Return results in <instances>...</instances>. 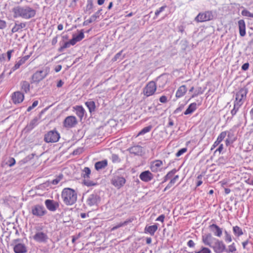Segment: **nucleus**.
<instances>
[{
    "label": "nucleus",
    "instance_id": "f257e3e1",
    "mask_svg": "<svg viewBox=\"0 0 253 253\" xmlns=\"http://www.w3.org/2000/svg\"><path fill=\"white\" fill-rule=\"evenodd\" d=\"M12 12L14 18L22 17L26 19L34 17L36 13V10L29 6H15L13 8Z\"/></svg>",
    "mask_w": 253,
    "mask_h": 253
},
{
    "label": "nucleus",
    "instance_id": "f03ea898",
    "mask_svg": "<svg viewBox=\"0 0 253 253\" xmlns=\"http://www.w3.org/2000/svg\"><path fill=\"white\" fill-rule=\"evenodd\" d=\"M61 197L65 205L71 206L77 200V193L73 189L65 188L62 192Z\"/></svg>",
    "mask_w": 253,
    "mask_h": 253
},
{
    "label": "nucleus",
    "instance_id": "7ed1b4c3",
    "mask_svg": "<svg viewBox=\"0 0 253 253\" xmlns=\"http://www.w3.org/2000/svg\"><path fill=\"white\" fill-rule=\"evenodd\" d=\"M176 172L177 170L175 169H174L170 170V171H169L164 177V180L163 181L162 183L166 182L167 180L171 179L169 184L164 189V192L166 191L167 190L169 189L170 187H171V186L175 184L176 181L179 178L178 175H176L173 177V176Z\"/></svg>",
    "mask_w": 253,
    "mask_h": 253
},
{
    "label": "nucleus",
    "instance_id": "20e7f679",
    "mask_svg": "<svg viewBox=\"0 0 253 253\" xmlns=\"http://www.w3.org/2000/svg\"><path fill=\"white\" fill-rule=\"evenodd\" d=\"M213 241L214 242L211 248H212L214 253H222L225 251V245L222 241L216 238H213Z\"/></svg>",
    "mask_w": 253,
    "mask_h": 253
},
{
    "label": "nucleus",
    "instance_id": "39448f33",
    "mask_svg": "<svg viewBox=\"0 0 253 253\" xmlns=\"http://www.w3.org/2000/svg\"><path fill=\"white\" fill-rule=\"evenodd\" d=\"M59 134L55 130H51L44 135V140L47 143H53L58 141Z\"/></svg>",
    "mask_w": 253,
    "mask_h": 253
},
{
    "label": "nucleus",
    "instance_id": "423d86ee",
    "mask_svg": "<svg viewBox=\"0 0 253 253\" xmlns=\"http://www.w3.org/2000/svg\"><path fill=\"white\" fill-rule=\"evenodd\" d=\"M213 15L211 11H207L203 13H200L195 17V21L198 22H203L211 20L213 19Z\"/></svg>",
    "mask_w": 253,
    "mask_h": 253
},
{
    "label": "nucleus",
    "instance_id": "0eeeda50",
    "mask_svg": "<svg viewBox=\"0 0 253 253\" xmlns=\"http://www.w3.org/2000/svg\"><path fill=\"white\" fill-rule=\"evenodd\" d=\"M48 74L47 71L41 70L36 72L32 77L31 83H39L44 79Z\"/></svg>",
    "mask_w": 253,
    "mask_h": 253
},
{
    "label": "nucleus",
    "instance_id": "6e6552de",
    "mask_svg": "<svg viewBox=\"0 0 253 253\" xmlns=\"http://www.w3.org/2000/svg\"><path fill=\"white\" fill-rule=\"evenodd\" d=\"M31 212L33 215L38 217H41L45 214L46 211L42 206L36 205L31 207Z\"/></svg>",
    "mask_w": 253,
    "mask_h": 253
},
{
    "label": "nucleus",
    "instance_id": "1a4fd4ad",
    "mask_svg": "<svg viewBox=\"0 0 253 253\" xmlns=\"http://www.w3.org/2000/svg\"><path fill=\"white\" fill-rule=\"evenodd\" d=\"M157 89L156 83L154 81L149 82L143 88L144 95L147 97L154 94Z\"/></svg>",
    "mask_w": 253,
    "mask_h": 253
},
{
    "label": "nucleus",
    "instance_id": "9d476101",
    "mask_svg": "<svg viewBox=\"0 0 253 253\" xmlns=\"http://www.w3.org/2000/svg\"><path fill=\"white\" fill-rule=\"evenodd\" d=\"M248 89L246 88H241L236 94L235 102L242 105L246 99Z\"/></svg>",
    "mask_w": 253,
    "mask_h": 253
},
{
    "label": "nucleus",
    "instance_id": "9b49d317",
    "mask_svg": "<svg viewBox=\"0 0 253 253\" xmlns=\"http://www.w3.org/2000/svg\"><path fill=\"white\" fill-rule=\"evenodd\" d=\"M126 181V180L124 177L117 175H114L111 180L112 184L118 189H120L123 186Z\"/></svg>",
    "mask_w": 253,
    "mask_h": 253
},
{
    "label": "nucleus",
    "instance_id": "f8f14e48",
    "mask_svg": "<svg viewBox=\"0 0 253 253\" xmlns=\"http://www.w3.org/2000/svg\"><path fill=\"white\" fill-rule=\"evenodd\" d=\"M90 172L91 170L88 167H85L83 170V173H82V175L84 178V183L87 186H91L96 185L95 183L88 179Z\"/></svg>",
    "mask_w": 253,
    "mask_h": 253
},
{
    "label": "nucleus",
    "instance_id": "ddd939ff",
    "mask_svg": "<svg viewBox=\"0 0 253 253\" xmlns=\"http://www.w3.org/2000/svg\"><path fill=\"white\" fill-rule=\"evenodd\" d=\"M78 123L76 118L73 116L67 117L64 122L63 126L66 128H72L74 127Z\"/></svg>",
    "mask_w": 253,
    "mask_h": 253
},
{
    "label": "nucleus",
    "instance_id": "4468645a",
    "mask_svg": "<svg viewBox=\"0 0 253 253\" xmlns=\"http://www.w3.org/2000/svg\"><path fill=\"white\" fill-rule=\"evenodd\" d=\"M100 201V197L96 194H92L87 197L86 204L89 207L97 206Z\"/></svg>",
    "mask_w": 253,
    "mask_h": 253
},
{
    "label": "nucleus",
    "instance_id": "2eb2a0df",
    "mask_svg": "<svg viewBox=\"0 0 253 253\" xmlns=\"http://www.w3.org/2000/svg\"><path fill=\"white\" fill-rule=\"evenodd\" d=\"M33 239L39 243H45L47 242L48 237L47 235L43 232H37L33 236Z\"/></svg>",
    "mask_w": 253,
    "mask_h": 253
},
{
    "label": "nucleus",
    "instance_id": "dca6fc26",
    "mask_svg": "<svg viewBox=\"0 0 253 253\" xmlns=\"http://www.w3.org/2000/svg\"><path fill=\"white\" fill-rule=\"evenodd\" d=\"M154 177L153 174L149 170L142 172L139 175L140 179L144 182H149Z\"/></svg>",
    "mask_w": 253,
    "mask_h": 253
},
{
    "label": "nucleus",
    "instance_id": "f3484780",
    "mask_svg": "<svg viewBox=\"0 0 253 253\" xmlns=\"http://www.w3.org/2000/svg\"><path fill=\"white\" fill-rule=\"evenodd\" d=\"M161 160H157L151 163L150 169L152 172H157L161 170V167L163 165Z\"/></svg>",
    "mask_w": 253,
    "mask_h": 253
},
{
    "label": "nucleus",
    "instance_id": "a211bd4d",
    "mask_svg": "<svg viewBox=\"0 0 253 253\" xmlns=\"http://www.w3.org/2000/svg\"><path fill=\"white\" fill-rule=\"evenodd\" d=\"M24 98V94L20 91H16L12 96V100L14 104L21 103Z\"/></svg>",
    "mask_w": 253,
    "mask_h": 253
},
{
    "label": "nucleus",
    "instance_id": "6ab92c4d",
    "mask_svg": "<svg viewBox=\"0 0 253 253\" xmlns=\"http://www.w3.org/2000/svg\"><path fill=\"white\" fill-rule=\"evenodd\" d=\"M209 229L214 236L220 237L222 234V229L215 224H212L209 226Z\"/></svg>",
    "mask_w": 253,
    "mask_h": 253
},
{
    "label": "nucleus",
    "instance_id": "aec40b11",
    "mask_svg": "<svg viewBox=\"0 0 253 253\" xmlns=\"http://www.w3.org/2000/svg\"><path fill=\"white\" fill-rule=\"evenodd\" d=\"M45 205L47 209L50 211H55L59 207V204L51 200H46L45 201Z\"/></svg>",
    "mask_w": 253,
    "mask_h": 253
},
{
    "label": "nucleus",
    "instance_id": "412c9836",
    "mask_svg": "<svg viewBox=\"0 0 253 253\" xmlns=\"http://www.w3.org/2000/svg\"><path fill=\"white\" fill-rule=\"evenodd\" d=\"M13 250L15 253H25L27 252L26 246L22 243H18L15 245Z\"/></svg>",
    "mask_w": 253,
    "mask_h": 253
},
{
    "label": "nucleus",
    "instance_id": "4be33fe9",
    "mask_svg": "<svg viewBox=\"0 0 253 253\" xmlns=\"http://www.w3.org/2000/svg\"><path fill=\"white\" fill-rule=\"evenodd\" d=\"M84 34L82 30L80 34L77 36H74L73 38L69 41L70 42V45H75L77 42L81 41L82 40H83L84 38Z\"/></svg>",
    "mask_w": 253,
    "mask_h": 253
},
{
    "label": "nucleus",
    "instance_id": "5701e85b",
    "mask_svg": "<svg viewBox=\"0 0 253 253\" xmlns=\"http://www.w3.org/2000/svg\"><path fill=\"white\" fill-rule=\"evenodd\" d=\"M29 58V55H26L21 58L18 61L16 62L15 65L12 67V70L14 71L18 69L20 67V66L23 65L26 62V61Z\"/></svg>",
    "mask_w": 253,
    "mask_h": 253
},
{
    "label": "nucleus",
    "instance_id": "b1692460",
    "mask_svg": "<svg viewBox=\"0 0 253 253\" xmlns=\"http://www.w3.org/2000/svg\"><path fill=\"white\" fill-rule=\"evenodd\" d=\"M213 239L211 234L209 233L202 236V242L206 245L211 247L212 244L211 242V240Z\"/></svg>",
    "mask_w": 253,
    "mask_h": 253
},
{
    "label": "nucleus",
    "instance_id": "393cba45",
    "mask_svg": "<svg viewBox=\"0 0 253 253\" xmlns=\"http://www.w3.org/2000/svg\"><path fill=\"white\" fill-rule=\"evenodd\" d=\"M240 35L244 37L246 35V25L244 20H240L238 21Z\"/></svg>",
    "mask_w": 253,
    "mask_h": 253
},
{
    "label": "nucleus",
    "instance_id": "a878e982",
    "mask_svg": "<svg viewBox=\"0 0 253 253\" xmlns=\"http://www.w3.org/2000/svg\"><path fill=\"white\" fill-rule=\"evenodd\" d=\"M129 151L131 154H133L135 155H141L142 152V148L139 145L134 146L129 149Z\"/></svg>",
    "mask_w": 253,
    "mask_h": 253
},
{
    "label": "nucleus",
    "instance_id": "bb28decb",
    "mask_svg": "<svg viewBox=\"0 0 253 253\" xmlns=\"http://www.w3.org/2000/svg\"><path fill=\"white\" fill-rule=\"evenodd\" d=\"M38 118L37 117H35L33 120H32L29 124H28L26 126L25 129L28 131H30L33 129L38 124Z\"/></svg>",
    "mask_w": 253,
    "mask_h": 253
},
{
    "label": "nucleus",
    "instance_id": "cd10ccee",
    "mask_svg": "<svg viewBox=\"0 0 253 253\" xmlns=\"http://www.w3.org/2000/svg\"><path fill=\"white\" fill-rule=\"evenodd\" d=\"M226 135V131H222L220 133V134L218 136L216 140L214 142V144L212 145V147L211 148V150L214 148L216 147L220 142H221L223 139L225 137Z\"/></svg>",
    "mask_w": 253,
    "mask_h": 253
},
{
    "label": "nucleus",
    "instance_id": "c85d7f7f",
    "mask_svg": "<svg viewBox=\"0 0 253 253\" xmlns=\"http://www.w3.org/2000/svg\"><path fill=\"white\" fill-rule=\"evenodd\" d=\"M157 229L158 225L157 224H154L149 226H146L145 228V232L149 233L151 235L153 236L154 235V233Z\"/></svg>",
    "mask_w": 253,
    "mask_h": 253
},
{
    "label": "nucleus",
    "instance_id": "c756f323",
    "mask_svg": "<svg viewBox=\"0 0 253 253\" xmlns=\"http://www.w3.org/2000/svg\"><path fill=\"white\" fill-rule=\"evenodd\" d=\"M187 89L185 85L180 86L176 92L175 96L177 98H180L183 96L186 92Z\"/></svg>",
    "mask_w": 253,
    "mask_h": 253
},
{
    "label": "nucleus",
    "instance_id": "7c9ffc66",
    "mask_svg": "<svg viewBox=\"0 0 253 253\" xmlns=\"http://www.w3.org/2000/svg\"><path fill=\"white\" fill-rule=\"evenodd\" d=\"M107 166V161L104 160L97 162L95 164V169L97 170L104 169Z\"/></svg>",
    "mask_w": 253,
    "mask_h": 253
},
{
    "label": "nucleus",
    "instance_id": "2f4dec72",
    "mask_svg": "<svg viewBox=\"0 0 253 253\" xmlns=\"http://www.w3.org/2000/svg\"><path fill=\"white\" fill-rule=\"evenodd\" d=\"M74 109L76 111L77 115L82 120L84 114V109L81 106H76Z\"/></svg>",
    "mask_w": 253,
    "mask_h": 253
},
{
    "label": "nucleus",
    "instance_id": "473e14b6",
    "mask_svg": "<svg viewBox=\"0 0 253 253\" xmlns=\"http://www.w3.org/2000/svg\"><path fill=\"white\" fill-rule=\"evenodd\" d=\"M133 219H134L133 218H130L126 220V221H125L123 222H121V223L118 224L117 225L114 226L111 229V231H114V230L117 229L118 228H119L122 226L126 225L128 223L131 222L133 220Z\"/></svg>",
    "mask_w": 253,
    "mask_h": 253
},
{
    "label": "nucleus",
    "instance_id": "72a5a7b5",
    "mask_svg": "<svg viewBox=\"0 0 253 253\" xmlns=\"http://www.w3.org/2000/svg\"><path fill=\"white\" fill-rule=\"evenodd\" d=\"M197 109V104L196 103H192L190 104L184 114L185 115L190 114L193 113Z\"/></svg>",
    "mask_w": 253,
    "mask_h": 253
},
{
    "label": "nucleus",
    "instance_id": "f704fd0d",
    "mask_svg": "<svg viewBox=\"0 0 253 253\" xmlns=\"http://www.w3.org/2000/svg\"><path fill=\"white\" fill-rule=\"evenodd\" d=\"M85 104L88 108L90 113H92L95 111L96 106L95 102L93 101L89 100L88 101H86Z\"/></svg>",
    "mask_w": 253,
    "mask_h": 253
},
{
    "label": "nucleus",
    "instance_id": "c9c22d12",
    "mask_svg": "<svg viewBox=\"0 0 253 253\" xmlns=\"http://www.w3.org/2000/svg\"><path fill=\"white\" fill-rule=\"evenodd\" d=\"M25 27L26 24L25 23H21L18 24L16 23L15 26L12 28L11 31L13 33H16Z\"/></svg>",
    "mask_w": 253,
    "mask_h": 253
},
{
    "label": "nucleus",
    "instance_id": "e433bc0d",
    "mask_svg": "<svg viewBox=\"0 0 253 253\" xmlns=\"http://www.w3.org/2000/svg\"><path fill=\"white\" fill-rule=\"evenodd\" d=\"M21 86L22 89L26 93L28 92L30 90V84L27 81H23L21 83Z\"/></svg>",
    "mask_w": 253,
    "mask_h": 253
},
{
    "label": "nucleus",
    "instance_id": "4c0bfd02",
    "mask_svg": "<svg viewBox=\"0 0 253 253\" xmlns=\"http://www.w3.org/2000/svg\"><path fill=\"white\" fill-rule=\"evenodd\" d=\"M237 250L235 244L234 243H233L230 245L228 246V249L225 248V251L224 252L227 253H233L236 252Z\"/></svg>",
    "mask_w": 253,
    "mask_h": 253
},
{
    "label": "nucleus",
    "instance_id": "58836bf2",
    "mask_svg": "<svg viewBox=\"0 0 253 253\" xmlns=\"http://www.w3.org/2000/svg\"><path fill=\"white\" fill-rule=\"evenodd\" d=\"M233 231L234 234L238 237L243 234V232L242 231V229L238 226H235L233 227Z\"/></svg>",
    "mask_w": 253,
    "mask_h": 253
},
{
    "label": "nucleus",
    "instance_id": "ea45409f",
    "mask_svg": "<svg viewBox=\"0 0 253 253\" xmlns=\"http://www.w3.org/2000/svg\"><path fill=\"white\" fill-rule=\"evenodd\" d=\"M93 2L92 0H87V5L86 6L85 11L88 12V14L91 13V9L93 8Z\"/></svg>",
    "mask_w": 253,
    "mask_h": 253
},
{
    "label": "nucleus",
    "instance_id": "a19ab883",
    "mask_svg": "<svg viewBox=\"0 0 253 253\" xmlns=\"http://www.w3.org/2000/svg\"><path fill=\"white\" fill-rule=\"evenodd\" d=\"M152 128V126H149L144 127L141 131L139 132V133L137 134V136L143 135L146 133L149 132L151 130Z\"/></svg>",
    "mask_w": 253,
    "mask_h": 253
},
{
    "label": "nucleus",
    "instance_id": "79ce46f5",
    "mask_svg": "<svg viewBox=\"0 0 253 253\" xmlns=\"http://www.w3.org/2000/svg\"><path fill=\"white\" fill-rule=\"evenodd\" d=\"M241 106H242L241 105L238 104V103H236L234 102V108L231 111V114H232V116H233L236 115V114L237 113V111H238L239 108Z\"/></svg>",
    "mask_w": 253,
    "mask_h": 253
},
{
    "label": "nucleus",
    "instance_id": "37998d69",
    "mask_svg": "<svg viewBox=\"0 0 253 253\" xmlns=\"http://www.w3.org/2000/svg\"><path fill=\"white\" fill-rule=\"evenodd\" d=\"M195 253H211V251L208 248L202 247L200 251H195Z\"/></svg>",
    "mask_w": 253,
    "mask_h": 253
},
{
    "label": "nucleus",
    "instance_id": "c03bdc74",
    "mask_svg": "<svg viewBox=\"0 0 253 253\" xmlns=\"http://www.w3.org/2000/svg\"><path fill=\"white\" fill-rule=\"evenodd\" d=\"M204 91L202 89V88L201 87H198L197 88L193 94L192 95V97L193 98L195 96H197L199 94H201L203 93Z\"/></svg>",
    "mask_w": 253,
    "mask_h": 253
},
{
    "label": "nucleus",
    "instance_id": "a18cd8bd",
    "mask_svg": "<svg viewBox=\"0 0 253 253\" xmlns=\"http://www.w3.org/2000/svg\"><path fill=\"white\" fill-rule=\"evenodd\" d=\"M242 14L244 16L253 17V13H251L250 11L246 9H244L242 10Z\"/></svg>",
    "mask_w": 253,
    "mask_h": 253
},
{
    "label": "nucleus",
    "instance_id": "49530a36",
    "mask_svg": "<svg viewBox=\"0 0 253 253\" xmlns=\"http://www.w3.org/2000/svg\"><path fill=\"white\" fill-rule=\"evenodd\" d=\"M111 159L112 162L114 163H119L121 161L119 156L114 154L112 155Z\"/></svg>",
    "mask_w": 253,
    "mask_h": 253
},
{
    "label": "nucleus",
    "instance_id": "de8ad7c7",
    "mask_svg": "<svg viewBox=\"0 0 253 253\" xmlns=\"http://www.w3.org/2000/svg\"><path fill=\"white\" fill-rule=\"evenodd\" d=\"M187 148H183L181 149H180L175 154L176 156L177 157H178L180 156L181 155H182L183 153H185L187 151Z\"/></svg>",
    "mask_w": 253,
    "mask_h": 253
},
{
    "label": "nucleus",
    "instance_id": "09e8293b",
    "mask_svg": "<svg viewBox=\"0 0 253 253\" xmlns=\"http://www.w3.org/2000/svg\"><path fill=\"white\" fill-rule=\"evenodd\" d=\"M224 233L225 234V241L228 242H231L232 240L231 236L226 231H225Z\"/></svg>",
    "mask_w": 253,
    "mask_h": 253
},
{
    "label": "nucleus",
    "instance_id": "8fccbe9b",
    "mask_svg": "<svg viewBox=\"0 0 253 253\" xmlns=\"http://www.w3.org/2000/svg\"><path fill=\"white\" fill-rule=\"evenodd\" d=\"M102 10H98L94 14L92 15L90 18L93 20V21H95L96 19L99 17V14Z\"/></svg>",
    "mask_w": 253,
    "mask_h": 253
},
{
    "label": "nucleus",
    "instance_id": "3c124183",
    "mask_svg": "<svg viewBox=\"0 0 253 253\" xmlns=\"http://www.w3.org/2000/svg\"><path fill=\"white\" fill-rule=\"evenodd\" d=\"M122 52H123V50H121V51H120L119 52L117 53L115 55V56L113 57V58L112 59V61L114 62V61H116L117 60H118L119 59H121L120 57L122 55Z\"/></svg>",
    "mask_w": 253,
    "mask_h": 253
},
{
    "label": "nucleus",
    "instance_id": "603ef678",
    "mask_svg": "<svg viewBox=\"0 0 253 253\" xmlns=\"http://www.w3.org/2000/svg\"><path fill=\"white\" fill-rule=\"evenodd\" d=\"M38 104V101L37 100H36L35 101L33 104H32V106H29L28 108H27V111L28 112H29L30 111H31L34 108H35V107H36Z\"/></svg>",
    "mask_w": 253,
    "mask_h": 253
},
{
    "label": "nucleus",
    "instance_id": "864d4df0",
    "mask_svg": "<svg viewBox=\"0 0 253 253\" xmlns=\"http://www.w3.org/2000/svg\"><path fill=\"white\" fill-rule=\"evenodd\" d=\"M8 166L10 167L13 166L15 164V160L13 158H10L7 162Z\"/></svg>",
    "mask_w": 253,
    "mask_h": 253
},
{
    "label": "nucleus",
    "instance_id": "5fc2aeb1",
    "mask_svg": "<svg viewBox=\"0 0 253 253\" xmlns=\"http://www.w3.org/2000/svg\"><path fill=\"white\" fill-rule=\"evenodd\" d=\"M63 175H61L58 177L53 179L52 181V183L54 185H56L58 183V182L60 181V180L62 178Z\"/></svg>",
    "mask_w": 253,
    "mask_h": 253
},
{
    "label": "nucleus",
    "instance_id": "6e6d98bb",
    "mask_svg": "<svg viewBox=\"0 0 253 253\" xmlns=\"http://www.w3.org/2000/svg\"><path fill=\"white\" fill-rule=\"evenodd\" d=\"M166 7V5L163 6L161 7L159 9L157 10L155 13V15L156 16H158L159 15V14L165 9Z\"/></svg>",
    "mask_w": 253,
    "mask_h": 253
},
{
    "label": "nucleus",
    "instance_id": "4d7b16f0",
    "mask_svg": "<svg viewBox=\"0 0 253 253\" xmlns=\"http://www.w3.org/2000/svg\"><path fill=\"white\" fill-rule=\"evenodd\" d=\"M6 27V22L0 19V29H2Z\"/></svg>",
    "mask_w": 253,
    "mask_h": 253
},
{
    "label": "nucleus",
    "instance_id": "13d9d810",
    "mask_svg": "<svg viewBox=\"0 0 253 253\" xmlns=\"http://www.w3.org/2000/svg\"><path fill=\"white\" fill-rule=\"evenodd\" d=\"M249 63H244L242 66V69L244 71H246L249 69Z\"/></svg>",
    "mask_w": 253,
    "mask_h": 253
},
{
    "label": "nucleus",
    "instance_id": "bf43d9fd",
    "mask_svg": "<svg viewBox=\"0 0 253 253\" xmlns=\"http://www.w3.org/2000/svg\"><path fill=\"white\" fill-rule=\"evenodd\" d=\"M160 101L161 103H166L167 102V97L166 96H162L160 98Z\"/></svg>",
    "mask_w": 253,
    "mask_h": 253
},
{
    "label": "nucleus",
    "instance_id": "052dcab7",
    "mask_svg": "<svg viewBox=\"0 0 253 253\" xmlns=\"http://www.w3.org/2000/svg\"><path fill=\"white\" fill-rule=\"evenodd\" d=\"M92 22H93V20H92V19L90 18L89 19H87L84 21V22L83 23V25L86 26Z\"/></svg>",
    "mask_w": 253,
    "mask_h": 253
},
{
    "label": "nucleus",
    "instance_id": "680f3d73",
    "mask_svg": "<svg viewBox=\"0 0 253 253\" xmlns=\"http://www.w3.org/2000/svg\"><path fill=\"white\" fill-rule=\"evenodd\" d=\"M187 245L190 248H193L195 246V243L193 241L190 240L188 242Z\"/></svg>",
    "mask_w": 253,
    "mask_h": 253
},
{
    "label": "nucleus",
    "instance_id": "e2e57ef3",
    "mask_svg": "<svg viewBox=\"0 0 253 253\" xmlns=\"http://www.w3.org/2000/svg\"><path fill=\"white\" fill-rule=\"evenodd\" d=\"M165 217V215L164 214H162L156 219V221H160L163 222H164Z\"/></svg>",
    "mask_w": 253,
    "mask_h": 253
},
{
    "label": "nucleus",
    "instance_id": "0e129e2a",
    "mask_svg": "<svg viewBox=\"0 0 253 253\" xmlns=\"http://www.w3.org/2000/svg\"><path fill=\"white\" fill-rule=\"evenodd\" d=\"M13 52V50H10L7 52V58H8V60H10V59L11 58V53Z\"/></svg>",
    "mask_w": 253,
    "mask_h": 253
},
{
    "label": "nucleus",
    "instance_id": "69168bd1",
    "mask_svg": "<svg viewBox=\"0 0 253 253\" xmlns=\"http://www.w3.org/2000/svg\"><path fill=\"white\" fill-rule=\"evenodd\" d=\"M70 45H71L70 44L69 42H65L64 43V44L62 45V48H68L70 47Z\"/></svg>",
    "mask_w": 253,
    "mask_h": 253
},
{
    "label": "nucleus",
    "instance_id": "338daca9",
    "mask_svg": "<svg viewBox=\"0 0 253 253\" xmlns=\"http://www.w3.org/2000/svg\"><path fill=\"white\" fill-rule=\"evenodd\" d=\"M57 37L56 36L52 39L51 43H52V45H54L57 43Z\"/></svg>",
    "mask_w": 253,
    "mask_h": 253
},
{
    "label": "nucleus",
    "instance_id": "774afa93",
    "mask_svg": "<svg viewBox=\"0 0 253 253\" xmlns=\"http://www.w3.org/2000/svg\"><path fill=\"white\" fill-rule=\"evenodd\" d=\"M63 84L64 83L62 81V80H60L57 84V86L58 87H60L63 85Z\"/></svg>",
    "mask_w": 253,
    "mask_h": 253
}]
</instances>
